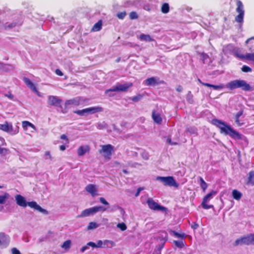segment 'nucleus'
<instances>
[{"mask_svg":"<svg viewBox=\"0 0 254 254\" xmlns=\"http://www.w3.org/2000/svg\"><path fill=\"white\" fill-rule=\"evenodd\" d=\"M132 86V83H127L123 84H119L115 86L114 88L107 90L105 91L106 93L109 92H116V91H127L128 88Z\"/></svg>","mask_w":254,"mask_h":254,"instance_id":"obj_10","label":"nucleus"},{"mask_svg":"<svg viewBox=\"0 0 254 254\" xmlns=\"http://www.w3.org/2000/svg\"><path fill=\"white\" fill-rule=\"evenodd\" d=\"M157 180L162 182L164 185L170 187L178 188L179 184H177L173 177H158Z\"/></svg>","mask_w":254,"mask_h":254,"instance_id":"obj_7","label":"nucleus"},{"mask_svg":"<svg viewBox=\"0 0 254 254\" xmlns=\"http://www.w3.org/2000/svg\"><path fill=\"white\" fill-rule=\"evenodd\" d=\"M15 199L17 204L20 206L25 207L28 205L30 207L33 208L34 209L37 210L43 213L44 214L47 215L48 214V211L45 209L42 208L40 205L37 204L36 202L31 201L27 203L25 198L20 194H17L15 196Z\"/></svg>","mask_w":254,"mask_h":254,"instance_id":"obj_2","label":"nucleus"},{"mask_svg":"<svg viewBox=\"0 0 254 254\" xmlns=\"http://www.w3.org/2000/svg\"><path fill=\"white\" fill-rule=\"evenodd\" d=\"M236 5L237 8L236 11L239 14L235 17V21L238 23L242 24L244 22L245 14L244 5L242 1L240 0H236Z\"/></svg>","mask_w":254,"mask_h":254,"instance_id":"obj_6","label":"nucleus"},{"mask_svg":"<svg viewBox=\"0 0 254 254\" xmlns=\"http://www.w3.org/2000/svg\"><path fill=\"white\" fill-rule=\"evenodd\" d=\"M86 190L90 193L92 196H94L97 195L96 186L93 184H89L85 188Z\"/></svg>","mask_w":254,"mask_h":254,"instance_id":"obj_19","label":"nucleus"},{"mask_svg":"<svg viewBox=\"0 0 254 254\" xmlns=\"http://www.w3.org/2000/svg\"><path fill=\"white\" fill-rule=\"evenodd\" d=\"M146 202L149 208L151 210L161 211L163 212H167L168 211L166 207L159 205L151 198H148Z\"/></svg>","mask_w":254,"mask_h":254,"instance_id":"obj_9","label":"nucleus"},{"mask_svg":"<svg viewBox=\"0 0 254 254\" xmlns=\"http://www.w3.org/2000/svg\"><path fill=\"white\" fill-rule=\"evenodd\" d=\"M63 113H66V111H63Z\"/></svg>","mask_w":254,"mask_h":254,"instance_id":"obj_64","label":"nucleus"},{"mask_svg":"<svg viewBox=\"0 0 254 254\" xmlns=\"http://www.w3.org/2000/svg\"><path fill=\"white\" fill-rule=\"evenodd\" d=\"M88 114H93L103 111V108L101 107H92L87 108Z\"/></svg>","mask_w":254,"mask_h":254,"instance_id":"obj_22","label":"nucleus"},{"mask_svg":"<svg viewBox=\"0 0 254 254\" xmlns=\"http://www.w3.org/2000/svg\"><path fill=\"white\" fill-rule=\"evenodd\" d=\"M62 102V100L55 96H49L48 98V103L51 106H60Z\"/></svg>","mask_w":254,"mask_h":254,"instance_id":"obj_12","label":"nucleus"},{"mask_svg":"<svg viewBox=\"0 0 254 254\" xmlns=\"http://www.w3.org/2000/svg\"><path fill=\"white\" fill-rule=\"evenodd\" d=\"M145 83L147 86H154L159 84H163L164 81L163 80H159L156 77H151L146 79L145 80Z\"/></svg>","mask_w":254,"mask_h":254,"instance_id":"obj_13","label":"nucleus"},{"mask_svg":"<svg viewBox=\"0 0 254 254\" xmlns=\"http://www.w3.org/2000/svg\"><path fill=\"white\" fill-rule=\"evenodd\" d=\"M246 184L254 186V171L249 172Z\"/></svg>","mask_w":254,"mask_h":254,"instance_id":"obj_23","label":"nucleus"},{"mask_svg":"<svg viewBox=\"0 0 254 254\" xmlns=\"http://www.w3.org/2000/svg\"><path fill=\"white\" fill-rule=\"evenodd\" d=\"M73 113L81 116L89 114L87 108H85L81 110H75L73 111Z\"/></svg>","mask_w":254,"mask_h":254,"instance_id":"obj_27","label":"nucleus"},{"mask_svg":"<svg viewBox=\"0 0 254 254\" xmlns=\"http://www.w3.org/2000/svg\"><path fill=\"white\" fill-rule=\"evenodd\" d=\"M90 147L88 145L80 146L77 149V154L79 156H82L85 153L89 152Z\"/></svg>","mask_w":254,"mask_h":254,"instance_id":"obj_14","label":"nucleus"},{"mask_svg":"<svg viewBox=\"0 0 254 254\" xmlns=\"http://www.w3.org/2000/svg\"><path fill=\"white\" fill-rule=\"evenodd\" d=\"M97 227H98V225L96 223L94 222H91L89 223V224L87 227V229L88 230L93 229L97 228Z\"/></svg>","mask_w":254,"mask_h":254,"instance_id":"obj_38","label":"nucleus"},{"mask_svg":"<svg viewBox=\"0 0 254 254\" xmlns=\"http://www.w3.org/2000/svg\"><path fill=\"white\" fill-rule=\"evenodd\" d=\"M3 187V186H0V189L2 188Z\"/></svg>","mask_w":254,"mask_h":254,"instance_id":"obj_63","label":"nucleus"},{"mask_svg":"<svg viewBox=\"0 0 254 254\" xmlns=\"http://www.w3.org/2000/svg\"><path fill=\"white\" fill-rule=\"evenodd\" d=\"M60 138L62 139H64V140H66V142H67V143H69V141H68V139L67 137V136L65 135V134H62Z\"/></svg>","mask_w":254,"mask_h":254,"instance_id":"obj_54","label":"nucleus"},{"mask_svg":"<svg viewBox=\"0 0 254 254\" xmlns=\"http://www.w3.org/2000/svg\"><path fill=\"white\" fill-rule=\"evenodd\" d=\"M232 196L236 200H239L242 197V193L236 190H234L232 191Z\"/></svg>","mask_w":254,"mask_h":254,"instance_id":"obj_29","label":"nucleus"},{"mask_svg":"<svg viewBox=\"0 0 254 254\" xmlns=\"http://www.w3.org/2000/svg\"><path fill=\"white\" fill-rule=\"evenodd\" d=\"M243 110H242L240 111L239 112H238L235 116V122L238 126H241L243 124V123H241L239 120L240 117H241L243 115Z\"/></svg>","mask_w":254,"mask_h":254,"instance_id":"obj_26","label":"nucleus"},{"mask_svg":"<svg viewBox=\"0 0 254 254\" xmlns=\"http://www.w3.org/2000/svg\"><path fill=\"white\" fill-rule=\"evenodd\" d=\"M129 18L131 20L135 19L138 18V15L136 12L131 11L129 15Z\"/></svg>","mask_w":254,"mask_h":254,"instance_id":"obj_40","label":"nucleus"},{"mask_svg":"<svg viewBox=\"0 0 254 254\" xmlns=\"http://www.w3.org/2000/svg\"><path fill=\"white\" fill-rule=\"evenodd\" d=\"M252 39H254V37H251V38H249L248 39H247V40H246V44H248V42H249L250 40H251Z\"/></svg>","mask_w":254,"mask_h":254,"instance_id":"obj_59","label":"nucleus"},{"mask_svg":"<svg viewBox=\"0 0 254 254\" xmlns=\"http://www.w3.org/2000/svg\"><path fill=\"white\" fill-rule=\"evenodd\" d=\"M7 150L6 148H1L0 147V154L6 153Z\"/></svg>","mask_w":254,"mask_h":254,"instance_id":"obj_52","label":"nucleus"},{"mask_svg":"<svg viewBox=\"0 0 254 254\" xmlns=\"http://www.w3.org/2000/svg\"><path fill=\"white\" fill-rule=\"evenodd\" d=\"M242 71L244 72H251L252 71V68L247 66V65H244L242 66V68H241Z\"/></svg>","mask_w":254,"mask_h":254,"instance_id":"obj_39","label":"nucleus"},{"mask_svg":"<svg viewBox=\"0 0 254 254\" xmlns=\"http://www.w3.org/2000/svg\"><path fill=\"white\" fill-rule=\"evenodd\" d=\"M87 246H91L92 248H96V244L95 243H94V242H88L87 244Z\"/></svg>","mask_w":254,"mask_h":254,"instance_id":"obj_51","label":"nucleus"},{"mask_svg":"<svg viewBox=\"0 0 254 254\" xmlns=\"http://www.w3.org/2000/svg\"><path fill=\"white\" fill-rule=\"evenodd\" d=\"M88 249V246H87V245L86 246H83L81 249V251L82 252H84L86 250H87Z\"/></svg>","mask_w":254,"mask_h":254,"instance_id":"obj_56","label":"nucleus"},{"mask_svg":"<svg viewBox=\"0 0 254 254\" xmlns=\"http://www.w3.org/2000/svg\"><path fill=\"white\" fill-rule=\"evenodd\" d=\"M236 56L241 60H247L254 62V53H249L246 55L237 54Z\"/></svg>","mask_w":254,"mask_h":254,"instance_id":"obj_17","label":"nucleus"},{"mask_svg":"<svg viewBox=\"0 0 254 254\" xmlns=\"http://www.w3.org/2000/svg\"><path fill=\"white\" fill-rule=\"evenodd\" d=\"M0 129L5 132H11L13 127L11 123L5 122L4 124H0Z\"/></svg>","mask_w":254,"mask_h":254,"instance_id":"obj_18","label":"nucleus"},{"mask_svg":"<svg viewBox=\"0 0 254 254\" xmlns=\"http://www.w3.org/2000/svg\"><path fill=\"white\" fill-rule=\"evenodd\" d=\"M100 201L104 205H109V203L106 200L104 197H100Z\"/></svg>","mask_w":254,"mask_h":254,"instance_id":"obj_45","label":"nucleus"},{"mask_svg":"<svg viewBox=\"0 0 254 254\" xmlns=\"http://www.w3.org/2000/svg\"><path fill=\"white\" fill-rule=\"evenodd\" d=\"M9 194L7 192H4L3 195H0V204H4L9 198Z\"/></svg>","mask_w":254,"mask_h":254,"instance_id":"obj_30","label":"nucleus"},{"mask_svg":"<svg viewBox=\"0 0 254 254\" xmlns=\"http://www.w3.org/2000/svg\"><path fill=\"white\" fill-rule=\"evenodd\" d=\"M22 127L25 130H26L28 127H31V128H32L34 129H35V126L33 124H32V123H31L30 122L27 121H23L22 122Z\"/></svg>","mask_w":254,"mask_h":254,"instance_id":"obj_25","label":"nucleus"},{"mask_svg":"<svg viewBox=\"0 0 254 254\" xmlns=\"http://www.w3.org/2000/svg\"><path fill=\"white\" fill-rule=\"evenodd\" d=\"M169 5L167 3H164L161 6V11L163 13H167L169 11Z\"/></svg>","mask_w":254,"mask_h":254,"instance_id":"obj_33","label":"nucleus"},{"mask_svg":"<svg viewBox=\"0 0 254 254\" xmlns=\"http://www.w3.org/2000/svg\"><path fill=\"white\" fill-rule=\"evenodd\" d=\"M167 141H168V143L171 145H177V143H176V142H172L171 139H168L167 140Z\"/></svg>","mask_w":254,"mask_h":254,"instance_id":"obj_57","label":"nucleus"},{"mask_svg":"<svg viewBox=\"0 0 254 254\" xmlns=\"http://www.w3.org/2000/svg\"><path fill=\"white\" fill-rule=\"evenodd\" d=\"M120 61V58H118V59L117 60V62H119Z\"/></svg>","mask_w":254,"mask_h":254,"instance_id":"obj_62","label":"nucleus"},{"mask_svg":"<svg viewBox=\"0 0 254 254\" xmlns=\"http://www.w3.org/2000/svg\"><path fill=\"white\" fill-rule=\"evenodd\" d=\"M197 81L202 85L206 87H212L215 90L221 89L225 87V85L223 84H221L218 85H213L210 83L203 82L199 78H198Z\"/></svg>","mask_w":254,"mask_h":254,"instance_id":"obj_16","label":"nucleus"},{"mask_svg":"<svg viewBox=\"0 0 254 254\" xmlns=\"http://www.w3.org/2000/svg\"><path fill=\"white\" fill-rule=\"evenodd\" d=\"M217 192L216 191L212 190L204 197L201 203V206L204 209H208L213 207L212 205H208L206 203L211 198L212 195H214Z\"/></svg>","mask_w":254,"mask_h":254,"instance_id":"obj_11","label":"nucleus"},{"mask_svg":"<svg viewBox=\"0 0 254 254\" xmlns=\"http://www.w3.org/2000/svg\"><path fill=\"white\" fill-rule=\"evenodd\" d=\"M7 241V237L6 235L3 233H0V246L2 244H4V243L6 242Z\"/></svg>","mask_w":254,"mask_h":254,"instance_id":"obj_36","label":"nucleus"},{"mask_svg":"<svg viewBox=\"0 0 254 254\" xmlns=\"http://www.w3.org/2000/svg\"><path fill=\"white\" fill-rule=\"evenodd\" d=\"M191 227L193 229H196L198 227V224L196 222H192L191 225Z\"/></svg>","mask_w":254,"mask_h":254,"instance_id":"obj_48","label":"nucleus"},{"mask_svg":"<svg viewBox=\"0 0 254 254\" xmlns=\"http://www.w3.org/2000/svg\"><path fill=\"white\" fill-rule=\"evenodd\" d=\"M11 251L12 254H21L19 251L15 248H12Z\"/></svg>","mask_w":254,"mask_h":254,"instance_id":"obj_46","label":"nucleus"},{"mask_svg":"<svg viewBox=\"0 0 254 254\" xmlns=\"http://www.w3.org/2000/svg\"><path fill=\"white\" fill-rule=\"evenodd\" d=\"M138 39L141 41L145 42H153L154 41V40L148 34H141L139 36Z\"/></svg>","mask_w":254,"mask_h":254,"instance_id":"obj_21","label":"nucleus"},{"mask_svg":"<svg viewBox=\"0 0 254 254\" xmlns=\"http://www.w3.org/2000/svg\"><path fill=\"white\" fill-rule=\"evenodd\" d=\"M174 243L175 246L179 248H182L184 246V243L183 241H174Z\"/></svg>","mask_w":254,"mask_h":254,"instance_id":"obj_37","label":"nucleus"},{"mask_svg":"<svg viewBox=\"0 0 254 254\" xmlns=\"http://www.w3.org/2000/svg\"><path fill=\"white\" fill-rule=\"evenodd\" d=\"M126 15V12L125 11L119 12L117 14V17L120 19H123Z\"/></svg>","mask_w":254,"mask_h":254,"instance_id":"obj_43","label":"nucleus"},{"mask_svg":"<svg viewBox=\"0 0 254 254\" xmlns=\"http://www.w3.org/2000/svg\"><path fill=\"white\" fill-rule=\"evenodd\" d=\"M143 97V95L138 94L136 96H133L131 98V100L133 102H137L140 100Z\"/></svg>","mask_w":254,"mask_h":254,"instance_id":"obj_42","label":"nucleus"},{"mask_svg":"<svg viewBox=\"0 0 254 254\" xmlns=\"http://www.w3.org/2000/svg\"><path fill=\"white\" fill-rule=\"evenodd\" d=\"M102 20L98 21L95 23L91 29V31L97 32L100 31L102 29Z\"/></svg>","mask_w":254,"mask_h":254,"instance_id":"obj_24","label":"nucleus"},{"mask_svg":"<svg viewBox=\"0 0 254 254\" xmlns=\"http://www.w3.org/2000/svg\"><path fill=\"white\" fill-rule=\"evenodd\" d=\"M71 242L70 240H68L64 242L61 247L65 250L69 249L71 247Z\"/></svg>","mask_w":254,"mask_h":254,"instance_id":"obj_31","label":"nucleus"},{"mask_svg":"<svg viewBox=\"0 0 254 254\" xmlns=\"http://www.w3.org/2000/svg\"><path fill=\"white\" fill-rule=\"evenodd\" d=\"M23 81L24 83L26 84V85L33 92L35 93L38 92L35 85L31 82V81L29 78L27 77H24L23 78Z\"/></svg>","mask_w":254,"mask_h":254,"instance_id":"obj_20","label":"nucleus"},{"mask_svg":"<svg viewBox=\"0 0 254 254\" xmlns=\"http://www.w3.org/2000/svg\"><path fill=\"white\" fill-rule=\"evenodd\" d=\"M143 190V188H141V187L137 189V191L135 194V196H136V197L138 196L139 195L140 191L141 190Z\"/></svg>","mask_w":254,"mask_h":254,"instance_id":"obj_50","label":"nucleus"},{"mask_svg":"<svg viewBox=\"0 0 254 254\" xmlns=\"http://www.w3.org/2000/svg\"><path fill=\"white\" fill-rule=\"evenodd\" d=\"M45 156H48V158L50 160H52L53 159V158L51 155V153H50V151H46L45 153Z\"/></svg>","mask_w":254,"mask_h":254,"instance_id":"obj_47","label":"nucleus"},{"mask_svg":"<svg viewBox=\"0 0 254 254\" xmlns=\"http://www.w3.org/2000/svg\"><path fill=\"white\" fill-rule=\"evenodd\" d=\"M60 149L62 151H64L65 149V146L64 145H62L60 146Z\"/></svg>","mask_w":254,"mask_h":254,"instance_id":"obj_58","label":"nucleus"},{"mask_svg":"<svg viewBox=\"0 0 254 254\" xmlns=\"http://www.w3.org/2000/svg\"><path fill=\"white\" fill-rule=\"evenodd\" d=\"M173 233H174V236L179 238H184V237L185 236V235L184 234H179L178 232H176L175 231H174Z\"/></svg>","mask_w":254,"mask_h":254,"instance_id":"obj_44","label":"nucleus"},{"mask_svg":"<svg viewBox=\"0 0 254 254\" xmlns=\"http://www.w3.org/2000/svg\"><path fill=\"white\" fill-rule=\"evenodd\" d=\"M103 242L101 240H99L97 241V244H96V248H101L102 247Z\"/></svg>","mask_w":254,"mask_h":254,"instance_id":"obj_49","label":"nucleus"},{"mask_svg":"<svg viewBox=\"0 0 254 254\" xmlns=\"http://www.w3.org/2000/svg\"><path fill=\"white\" fill-rule=\"evenodd\" d=\"M199 180L200 182V186L203 190L204 191L207 188V184L204 181L203 178L201 177H199Z\"/></svg>","mask_w":254,"mask_h":254,"instance_id":"obj_32","label":"nucleus"},{"mask_svg":"<svg viewBox=\"0 0 254 254\" xmlns=\"http://www.w3.org/2000/svg\"><path fill=\"white\" fill-rule=\"evenodd\" d=\"M8 97L10 98V99H12V97H13V95H11V94H10L8 96Z\"/></svg>","mask_w":254,"mask_h":254,"instance_id":"obj_60","label":"nucleus"},{"mask_svg":"<svg viewBox=\"0 0 254 254\" xmlns=\"http://www.w3.org/2000/svg\"><path fill=\"white\" fill-rule=\"evenodd\" d=\"M226 87L230 90L241 88L242 90L245 91H251L252 87L245 80H235L229 82L226 85Z\"/></svg>","mask_w":254,"mask_h":254,"instance_id":"obj_3","label":"nucleus"},{"mask_svg":"<svg viewBox=\"0 0 254 254\" xmlns=\"http://www.w3.org/2000/svg\"><path fill=\"white\" fill-rule=\"evenodd\" d=\"M90 210H91L92 214H93L98 211H99L100 210H103L104 211L106 210V209L103 207L102 206H95L90 208Z\"/></svg>","mask_w":254,"mask_h":254,"instance_id":"obj_28","label":"nucleus"},{"mask_svg":"<svg viewBox=\"0 0 254 254\" xmlns=\"http://www.w3.org/2000/svg\"><path fill=\"white\" fill-rule=\"evenodd\" d=\"M117 227L123 231H125L127 228L126 225L124 223H119L117 225Z\"/></svg>","mask_w":254,"mask_h":254,"instance_id":"obj_41","label":"nucleus"},{"mask_svg":"<svg viewBox=\"0 0 254 254\" xmlns=\"http://www.w3.org/2000/svg\"><path fill=\"white\" fill-rule=\"evenodd\" d=\"M152 118L154 122L158 125H161L162 122V119L160 114L153 110L152 113Z\"/></svg>","mask_w":254,"mask_h":254,"instance_id":"obj_15","label":"nucleus"},{"mask_svg":"<svg viewBox=\"0 0 254 254\" xmlns=\"http://www.w3.org/2000/svg\"><path fill=\"white\" fill-rule=\"evenodd\" d=\"M176 90L179 92H181L183 91V87L181 85H178L176 88Z\"/></svg>","mask_w":254,"mask_h":254,"instance_id":"obj_55","label":"nucleus"},{"mask_svg":"<svg viewBox=\"0 0 254 254\" xmlns=\"http://www.w3.org/2000/svg\"><path fill=\"white\" fill-rule=\"evenodd\" d=\"M17 25V23L16 22H12L9 24L6 23L4 26L3 28L5 30L10 29L15 27Z\"/></svg>","mask_w":254,"mask_h":254,"instance_id":"obj_34","label":"nucleus"},{"mask_svg":"<svg viewBox=\"0 0 254 254\" xmlns=\"http://www.w3.org/2000/svg\"><path fill=\"white\" fill-rule=\"evenodd\" d=\"M85 100L83 99L81 97L78 96L75 98L67 100L65 101L64 105L65 108H68L71 107H77L79 106L82 102H84Z\"/></svg>","mask_w":254,"mask_h":254,"instance_id":"obj_8","label":"nucleus"},{"mask_svg":"<svg viewBox=\"0 0 254 254\" xmlns=\"http://www.w3.org/2000/svg\"><path fill=\"white\" fill-rule=\"evenodd\" d=\"M55 73H56V74H57L58 75H59V76L63 75V72L59 69H57L55 71Z\"/></svg>","mask_w":254,"mask_h":254,"instance_id":"obj_53","label":"nucleus"},{"mask_svg":"<svg viewBox=\"0 0 254 254\" xmlns=\"http://www.w3.org/2000/svg\"><path fill=\"white\" fill-rule=\"evenodd\" d=\"M252 244L254 245L253 234H250L237 239L234 244V246H238L241 245H250Z\"/></svg>","mask_w":254,"mask_h":254,"instance_id":"obj_5","label":"nucleus"},{"mask_svg":"<svg viewBox=\"0 0 254 254\" xmlns=\"http://www.w3.org/2000/svg\"><path fill=\"white\" fill-rule=\"evenodd\" d=\"M123 172H124V173H125V174H127V170H123Z\"/></svg>","mask_w":254,"mask_h":254,"instance_id":"obj_61","label":"nucleus"},{"mask_svg":"<svg viewBox=\"0 0 254 254\" xmlns=\"http://www.w3.org/2000/svg\"><path fill=\"white\" fill-rule=\"evenodd\" d=\"M100 146L101 148L99 150V153L102 154L105 159L110 160L113 152L114 151L113 146L108 144L101 145Z\"/></svg>","mask_w":254,"mask_h":254,"instance_id":"obj_4","label":"nucleus"},{"mask_svg":"<svg viewBox=\"0 0 254 254\" xmlns=\"http://www.w3.org/2000/svg\"><path fill=\"white\" fill-rule=\"evenodd\" d=\"M211 124L220 129V133L229 135L235 139H242V135L225 122L217 119H213L211 121Z\"/></svg>","mask_w":254,"mask_h":254,"instance_id":"obj_1","label":"nucleus"},{"mask_svg":"<svg viewBox=\"0 0 254 254\" xmlns=\"http://www.w3.org/2000/svg\"><path fill=\"white\" fill-rule=\"evenodd\" d=\"M91 214H92L91 211V210H90V208L86 209L84 210L80 215L79 217H86L88 216Z\"/></svg>","mask_w":254,"mask_h":254,"instance_id":"obj_35","label":"nucleus"}]
</instances>
